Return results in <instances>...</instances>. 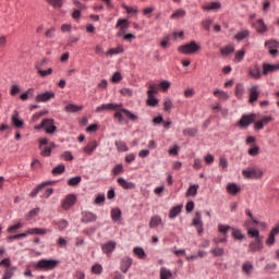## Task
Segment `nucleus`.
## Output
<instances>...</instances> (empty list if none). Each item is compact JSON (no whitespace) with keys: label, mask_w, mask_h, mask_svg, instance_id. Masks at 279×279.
I'll return each instance as SVG.
<instances>
[{"label":"nucleus","mask_w":279,"mask_h":279,"mask_svg":"<svg viewBox=\"0 0 279 279\" xmlns=\"http://www.w3.org/2000/svg\"><path fill=\"white\" fill-rule=\"evenodd\" d=\"M102 253L110 256L114 250H117V242L109 241L107 243L101 244Z\"/></svg>","instance_id":"1a4fd4ad"},{"label":"nucleus","mask_w":279,"mask_h":279,"mask_svg":"<svg viewBox=\"0 0 279 279\" xmlns=\"http://www.w3.org/2000/svg\"><path fill=\"white\" fill-rule=\"evenodd\" d=\"M210 253L213 254V256L219 257L226 254V250L223 247H220L218 244H216V246L210 250Z\"/></svg>","instance_id":"7c9ffc66"},{"label":"nucleus","mask_w":279,"mask_h":279,"mask_svg":"<svg viewBox=\"0 0 279 279\" xmlns=\"http://www.w3.org/2000/svg\"><path fill=\"white\" fill-rule=\"evenodd\" d=\"M93 221H97V215L90 211L83 213V216H82L83 223H93Z\"/></svg>","instance_id":"aec40b11"},{"label":"nucleus","mask_w":279,"mask_h":279,"mask_svg":"<svg viewBox=\"0 0 279 279\" xmlns=\"http://www.w3.org/2000/svg\"><path fill=\"white\" fill-rule=\"evenodd\" d=\"M49 184H51V182L47 181L44 182L39 185H37L32 192H31V197H36V195H38L40 193V191H43V189H45L46 186H49Z\"/></svg>","instance_id":"bb28decb"},{"label":"nucleus","mask_w":279,"mask_h":279,"mask_svg":"<svg viewBox=\"0 0 279 279\" xmlns=\"http://www.w3.org/2000/svg\"><path fill=\"white\" fill-rule=\"evenodd\" d=\"M248 75H251L253 80H260V77L263 76V74L260 73V68H258V65L250 68Z\"/></svg>","instance_id":"4be33fe9"},{"label":"nucleus","mask_w":279,"mask_h":279,"mask_svg":"<svg viewBox=\"0 0 279 279\" xmlns=\"http://www.w3.org/2000/svg\"><path fill=\"white\" fill-rule=\"evenodd\" d=\"M278 70H279V63L278 64H269V63L263 64V75H269V73H274Z\"/></svg>","instance_id":"a211bd4d"},{"label":"nucleus","mask_w":279,"mask_h":279,"mask_svg":"<svg viewBox=\"0 0 279 279\" xmlns=\"http://www.w3.org/2000/svg\"><path fill=\"white\" fill-rule=\"evenodd\" d=\"M247 36H250V32L243 31V32L238 33L234 36V38H235V40H245V38H247Z\"/></svg>","instance_id":"4d7b16f0"},{"label":"nucleus","mask_w":279,"mask_h":279,"mask_svg":"<svg viewBox=\"0 0 279 279\" xmlns=\"http://www.w3.org/2000/svg\"><path fill=\"white\" fill-rule=\"evenodd\" d=\"M232 236L235 238L238 241H243V239H245V235L239 229H233Z\"/></svg>","instance_id":"3c124183"},{"label":"nucleus","mask_w":279,"mask_h":279,"mask_svg":"<svg viewBox=\"0 0 279 279\" xmlns=\"http://www.w3.org/2000/svg\"><path fill=\"white\" fill-rule=\"evenodd\" d=\"M123 10L126 11L128 14H137L138 13V8L136 7H130L128 4H122Z\"/></svg>","instance_id":"37998d69"},{"label":"nucleus","mask_w":279,"mask_h":279,"mask_svg":"<svg viewBox=\"0 0 279 279\" xmlns=\"http://www.w3.org/2000/svg\"><path fill=\"white\" fill-rule=\"evenodd\" d=\"M118 184L119 186H122L125 191H134V189H136V183L129 182L123 178H118Z\"/></svg>","instance_id":"4468645a"},{"label":"nucleus","mask_w":279,"mask_h":279,"mask_svg":"<svg viewBox=\"0 0 279 279\" xmlns=\"http://www.w3.org/2000/svg\"><path fill=\"white\" fill-rule=\"evenodd\" d=\"M255 29L259 32V34H265V32H267V25H265L263 20H258L255 24Z\"/></svg>","instance_id":"72a5a7b5"},{"label":"nucleus","mask_w":279,"mask_h":279,"mask_svg":"<svg viewBox=\"0 0 279 279\" xmlns=\"http://www.w3.org/2000/svg\"><path fill=\"white\" fill-rule=\"evenodd\" d=\"M279 234L278 233V229H272L269 233L268 239L266 240V245H274V243H276V235Z\"/></svg>","instance_id":"cd10ccee"},{"label":"nucleus","mask_w":279,"mask_h":279,"mask_svg":"<svg viewBox=\"0 0 279 279\" xmlns=\"http://www.w3.org/2000/svg\"><path fill=\"white\" fill-rule=\"evenodd\" d=\"M27 234H47V230L40 228H33L27 230Z\"/></svg>","instance_id":"a18cd8bd"},{"label":"nucleus","mask_w":279,"mask_h":279,"mask_svg":"<svg viewBox=\"0 0 279 279\" xmlns=\"http://www.w3.org/2000/svg\"><path fill=\"white\" fill-rule=\"evenodd\" d=\"M204 12H219L221 10V2H209L203 5Z\"/></svg>","instance_id":"ddd939ff"},{"label":"nucleus","mask_w":279,"mask_h":279,"mask_svg":"<svg viewBox=\"0 0 279 279\" xmlns=\"http://www.w3.org/2000/svg\"><path fill=\"white\" fill-rule=\"evenodd\" d=\"M241 191V187H239L235 183H229L227 185V192L230 195H236V193H239Z\"/></svg>","instance_id":"c85d7f7f"},{"label":"nucleus","mask_w":279,"mask_h":279,"mask_svg":"<svg viewBox=\"0 0 279 279\" xmlns=\"http://www.w3.org/2000/svg\"><path fill=\"white\" fill-rule=\"evenodd\" d=\"M82 182V177H74L68 181L69 186H77Z\"/></svg>","instance_id":"6e6d98bb"},{"label":"nucleus","mask_w":279,"mask_h":279,"mask_svg":"<svg viewBox=\"0 0 279 279\" xmlns=\"http://www.w3.org/2000/svg\"><path fill=\"white\" fill-rule=\"evenodd\" d=\"M252 225V221H246L245 222V227L247 228L246 230H247V234L252 238V239H254V240H256V239H263V236H260V232L258 231V230H256V229H254V228H251L250 226Z\"/></svg>","instance_id":"2eb2a0df"},{"label":"nucleus","mask_w":279,"mask_h":279,"mask_svg":"<svg viewBox=\"0 0 279 279\" xmlns=\"http://www.w3.org/2000/svg\"><path fill=\"white\" fill-rule=\"evenodd\" d=\"M23 228V223H16L8 228L9 234H16V230H21Z\"/></svg>","instance_id":"09e8293b"},{"label":"nucleus","mask_w":279,"mask_h":279,"mask_svg":"<svg viewBox=\"0 0 279 279\" xmlns=\"http://www.w3.org/2000/svg\"><path fill=\"white\" fill-rule=\"evenodd\" d=\"M182 213V206L179 205L177 207H172L170 209V213H169V218L170 219H175V217H178V215H180Z\"/></svg>","instance_id":"473e14b6"},{"label":"nucleus","mask_w":279,"mask_h":279,"mask_svg":"<svg viewBox=\"0 0 279 279\" xmlns=\"http://www.w3.org/2000/svg\"><path fill=\"white\" fill-rule=\"evenodd\" d=\"M147 105L153 106V108H154V107L158 106V99H156V97H154V96H148Z\"/></svg>","instance_id":"338daca9"},{"label":"nucleus","mask_w":279,"mask_h":279,"mask_svg":"<svg viewBox=\"0 0 279 279\" xmlns=\"http://www.w3.org/2000/svg\"><path fill=\"white\" fill-rule=\"evenodd\" d=\"M215 97H218L219 99L226 100L228 99V93L223 92V90H216L214 92Z\"/></svg>","instance_id":"052dcab7"},{"label":"nucleus","mask_w":279,"mask_h":279,"mask_svg":"<svg viewBox=\"0 0 279 279\" xmlns=\"http://www.w3.org/2000/svg\"><path fill=\"white\" fill-rule=\"evenodd\" d=\"M11 121L15 128H23V120L19 119V113L16 111L12 114Z\"/></svg>","instance_id":"2f4dec72"},{"label":"nucleus","mask_w":279,"mask_h":279,"mask_svg":"<svg viewBox=\"0 0 279 279\" xmlns=\"http://www.w3.org/2000/svg\"><path fill=\"white\" fill-rule=\"evenodd\" d=\"M56 147L54 143H50L49 146H39L40 149V155L44 157H49L51 156V149Z\"/></svg>","instance_id":"b1692460"},{"label":"nucleus","mask_w":279,"mask_h":279,"mask_svg":"<svg viewBox=\"0 0 279 279\" xmlns=\"http://www.w3.org/2000/svg\"><path fill=\"white\" fill-rule=\"evenodd\" d=\"M120 93L123 95V97H132V95H134V92L128 87L122 88Z\"/></svg>","instance_id":"0e129e2a"},{"label":"nucleus","mask_w":279,"mask_h":279,"mask_svg":"<svg viewBox=\"0 0 279 279\" xmlns=\"http://www.w3.org/2000/svg\"><path fill=\"white\" fill-rule=\"evenodd\" d=\"M171 276H172L171 270H169L165 267H162L160 269V279H169V278H171Z\"/></svg>","instance_id":"c03bdc74"},{"label":"nucleus","mask_w":279,"mask_h":279,"mask_svg":"<svg viewBox=\"0 0 279 279\" xmlns=\"http://www.w3.org/2000/svg\"><path fill=\"white\" fill-rule=\"evenodd\" d=\"M258 95H260V92L258 90V85H253L250 88V104H254L255 101H258Z\"/></svg>","instance_id":"f3484780"},{"label":"nucleus","mask_w":279,"mask_h":279,"mask_svg":"<svg viewBox=\"0 0 279 279\" xmlns=\"http://www.w3.org/2000/svg\"><path fill=\"white\" fill-rule=\"evenodd\" d=\"M116 147L118 151H128V144L123 141H116Z\"/></svg>","instance_id":"a19ab883"},{"label":"nucleus","mask_w":279,"mask_h":279,"mask_svg":"<svg viewBox=\"0 0 279 279\" xmlns=\"http://www.w3.org/2000/svg\"><path fill=\"white\" fill-rule=\"evenodd\" d=\"M75 202H77L75 194H70L61 202V206L63 210H70L73 206H75Z\"/></svg>","instance_id":"39448f33"},{"label":"nucleus","mask_w":279,"mask_h":279,"mask_svg":"<svg viewBox=\"0 0 279 279\" xmlns=\"http://www.w3.org/2000/svg\"><path fill=\"white\" fill-rule=\"evenodd\" d=\"M104 271V267L101 266V264H94L92 267V274H96V275H101V272Z\"/></svg>","instance_id":"8fccbe9b"},{"label":"nucleus","mask_w":279,"mask_h":279,"mask_svg":"<svg viewBox=\"0 0 279 279\" xmlns=\"http://www.w3.org/2000/svg\"><path fill=\"white\" fill-rule=\"evenodd\" d=\"M130 267H132V258L123 257L120 264V271H122V274H128Z\"/></svg>","instance_id":"dca6fc26"},{"label":"nucleus","mask_w":279,"mask_h":279,"mask_svg":"<svg viewBox=\"0 0 279 279\" xmlns=\"http://www.w3.org/2000/svg\"><path fill=\"white\" fill-rule=\"evenodd\" d=\"M192 226L196 227L197 233L203 234L204 232V222L202 221V211H196L193 219Z\"/></svg>","instance_id":"423d86ee"},{"label":"nucleus","mask_w":279,"mask_h":279,"mask_svg":"<svg viewBox=\"0 0 279 279\" xmlns=\"http://www.w3.org/2000/svg\"><path fill=\"white\" fill-rule=\"evenodd\" d=\"M201 49L202 47L197 45L196 41H191L189 44L179 46L178 51L179 53H183L184 56H191L193 53H197V51H199Z\"/></svg>","instance_id":"f257e3e1"},{"label":"nucleus","mask_w":279,"mask_h":279,"mask_svg":"<svg viewBox=\"0 0 279 279\" xmlns=\"http://www.w3.org/2000/svg\"><path fill=\"white\" fill-rule=\"evenodd\" d=\"M43 125L46 134H56L58 126L56 125V121L53 119H44Z\"/></svg>","instance_id":"20e7f679"},{"label":"nucleus","mask_w":279,"mask_h":279,"mask_svg":"<svg viewBox=\"0 0 279 279\" xmlns=\"http://www.w3.org/2000/svg\"><path fill=\"white\" fill-rule=\"evenodd\" d=\"M135 256L140 257V258H145L146 254H145V250H143L142 247H135L133 250Z\"/></svg>","instance_id":"680f3d73"},{"label":"nucleus","mask_w":279,"mask_h":279,"mask_svg":"<svg viewBox=\"0 0 279 279\" xmlns=\"http://www.w3.org/2000/svg\"><path fill=\"white\" fill-rule=\"evenodd\" d=\"M56 98V93L53 92H46L44 94H39L36 96V101H38L39 104H47V101H50V99H54Z\"/></svg>","instance_id":"9b49d317"},{"label":"nucleus","mask_w":279,"mask_h":279,"mask_svg":"<svg viewBox=\"0 0 279 279\" xmlns=\"http://www.w3.org/2000/svg\"><path fill=\"white\" fill-rule=\"evenodd\" d=\"M36 69L41 77H47V75H51V73H53V69L51 68H49L48 70H43L40 65H37Z\"/></svg>","instance_id":"e433bc0d"},{"label":"nucleus","mask_w":279,"mask_h":279,"mask_svg":"<svg viewBox=\"0 0 279 279\" xmlns=\"http://www.w3.org/2000/svg\"><path fill=\"white\" fill-rule=\"evenodd\" d=\"M53 225L57 226L58 230H60V232L66 230V228H69V221L61 219L59 221H53Z\"/></svg>","instance_id":"c756f323"},{"label":"nucleus","mask_w":279,"mask_h":279,"mask_svg":"<svg viewBox=\"0 0 279 279\" xmlns=\"http://www.w3.org/2000/svg\"><path fill=\"white\" fill-rule=\"evenodd\" d=\"M254 119H256L255 114H243L238 123L240 128H247L251 123H254Z\"/></svg>","instance_id":"6e6552de"},{"label":"nucleus","mask_w":279,"mask_h":279,"mask_svg":"<svg viewBox=\"0 0 279 279\" xmlns=\"http://www.w3.org/2000/svg\"><path fill=\"white\" fill-rule=\"evenodd\" d=\"M186 16V11L179 9L171 14V19H184Z\"/></svg>","instance_id":"79ce46f5"},{"label":"nucleus","mask_w":279,"mask_h":279,"mask_svg":"<svg viewBox=\"0 0 279 279\" xmlns=\"http://www.w3.org/2000/svg\"><path fill=\"white\" fill-rule=\"evenodd\" d=\"M228 230H230V226L227 225H218V232H221L226 236L228 234Z\"/></svg>","instance_id":"69168bd1"},{"label":"nucleus","mask_w":279,"mask_h":279,"mask_svg":"<svg viewBox=\"0 0 279 279\" xmlns=\"http://www.w3.org/2000/svg\"><path fill=\"white\" fill-rule=\"evenodd\" d=\"M242 271L246 276H252V272L254 271V264H252V262H244L242 264Z\"/></svg>","instance_id":"5701e85b"},{"label":"nucleus","mask_w":279,"mask_h":279,"mask_svg":"<svg viewBox=\"0 0 279 279\" xmlns=\"http://www.w3.org/2000/svg\"><path fill=\"white\" fill-rule=\"evenodd\" d=\"M105 202H106V195L105 194H98L96 196L95 204L97 206H104Z\"/></svg>","instance_id":"864d4df0"},{"label":"nucleus","mask_w":279,"mask_h":279,"mask_svg":"<svg viewBox=\"0 0 279 279\" xmlns=\"http://www.w3.org/2000/svg\"><path fill=\"white\" fill-rule=\"evenodd\" d=\"M197 135V129L187 128L183 130V136H191L192 138Z\"/></svg>","instance_id":"c9c22d12"},{"label":"nucleus","mask_w":279,"mask_h":279,"mask_svg":"<svg viewBox=\"0 0 279 279\" xmlns=\"http://www.w3.org/2000/svg\"><path fill=\"white\" fill-rule=\"evenodd\" d=\"M211 25H213V20H210V17L202 22V26L204 27V29H207V32L210 29Z\"/></svg>","instance_id":"774afa93"},{"label":"nucleus","mask_w":279,"mask_h":279,"mask_svg":"<svg viewBox=\"0 0 279 279\" xmlns=\"http://www.w3.org/2000/svg\"><path fill=\"white\" fill-rule=\"evenodd\" d=\"M123 46H118L117 48L109 49L107 56H118L119 53H123Z\"/></svg>","instance_id":"4c0bfd02"},{"label":"nucleus","mask_w":279,"mask_h":279,"mask_svg":"<svg viewBox=\"0 0 279 279\" xmlns=\"http://www.w3.org/2000/svg\"><path fill=\"white\" fill-rule=\"evenodd\" d=\"M263 239H255L252 241L248 245V251L250 252H260L263 250Z\"/></svg>","instance_id":"f8f14e48"},{"label":"nucleus","mask_w":279,"mask_h":279,"mask_svg":"<svg viewBox=\"0 0 279 279\" xmlns=\"http://www.w3.org/2000/svg\"><path fill=\"white\" fill-rule=\"evenodd\" d=\"M242 175L248 180L260 179L263 178V170L260 168H246L242 171Z\"/></svg>","instance_id":"7ed1b4c3"},{"label":"nucleus","mask_w":279,"mask_h":279,"mask_svg":"<svg viewBox=\"0 0 279 279\" xmlns=\"http://www.w3.org/2000/svg\"><path fill=\"white\" fill-rule=\"evenodd\" d=\"M121 112L124 114V117L126 119H129V121H132L133 123H136V121H138V116H136V113H132V111L121 107Z\"/></svg>","instance_id":"412c9836"},{"label":"nucleus","mask_w":279,"mask_h":279,"mask_svg":"<svg viewBox=\"0 0 279 279\" xmlns=\"http://www.w3.org/2000/svg\"><path fill=\"white\" fill-rule=\"evenodd\" d=\"M58 263L56 259H40L35 267L44 271H51L58 267Z\"/></svg>","instance_id":"f03ea898"},{"label":"nucleus","mask_w":279,"mask_h":279,"mask_svg":"<svg viewBox=\"0 0 279 279\" xmlns=\"http://www.w3.org/2000/svg\"><path fill=\"white\" fill-rule=\"evenodd\" d=\"M66 170V167L64 165H59L54 169H52L53 175H62V173Z\"/></svg>","instance_id":"ea45409f"},{"label":"nucleus","mask_w":279,"mask_h":279,"mask_svg":"<svg viewBox=\"0 0 279 279\" xmlns=\"http://www.w3.org/2000/svg\"><path fill=\"white\" fill-rule=\"evenodd\" d=\"M220 53H221L222 56H229V53H234V47H232V46H226L225 48H222V49L220 50Z\"/></svg>","instance_id":"bf43d9fd"},{"label":"nucleus","mask_w":279,"mask_h":279,"mask_svg":"<svg viewBox=\"0 0 279 279\" xmlns=\"http://www.w3.org/2000/svg\"><path fill=\"white\" fill-rule=\"evenodd\" d=\"M123 104H104L96 108V112H104V110H121Z\"/></svg>","instance_id":"0eeeda50"},{"label":"nucleus","mask_w":279,"mask_h":279,"mask_svg":"<svg viewBox=\"0 0 279 279\" xmlns=\"http://www.w3.org/2000/svg\"><path fill=\"white\" fill-rule=\"evenodd\" d=\"M98 146H99V144H97V141L89 142L83 148V151H84V154H87V156H93V153L95 151V149H97Z\"/></svg>","instance_id":"6ab92c4d"},{"label":"nucleus","mask_w":279,"mask_h":279,"mask_svg":"<svg viewBox=\"0 0 279 279\" xmlns=\"http://www.w3.org/2000/svg\"><path fill=\"white\" fill-rule=\"evenodd\" d=\"M162 223V218L160 216H155L149 221V228H158Z\"/></svg>","instance_id":"f704fd0d"},{"label":"nucleus","mask_w":279,"mask_h":279,"mask_svg":"<svg viewBox=\"0 0 279 279\" xmlns=\"http://www.w3.org/2000/svg\"><path fill=\"white\" fill-rule=\"evenodd\" d=\"M173 108V102L169 99V98H166L163 100V110L166 112H171V109Z\"/></svg>","instance_id":"de8ad7c7"},{"label":"nucleus","mask_w":279,"mask_h":279,"mask_svg":"<svg viewBox=\"0 0 279 279\" xmlns=\"http://www.w3.org/2000/svg\"><path fill=\"white\" fill-rule=\"evenodd\" d=\"M83 107H80L77 105H68L65 107V112H80V110H82Z\"/></svg>","instance_id":"49530a36"},{"label":"nucleus","mask_w":279,"mask_h":279,"mask_svg":"<svg viewBox=\"0 0 279 279\" xmlns=\"http://www.w3.org/2000/svg\"><path fill=\"white\" fill-rule=\"evenodd\" d=\"M111 219L112 221H119L121 219V209L119 208L111 209Z\"/></svg>","instance_id":"58836bf2"},{"label":"nucleus","mask_w":279,"mask_h":279,"mask_svg":"<svg viewBox=\"0 0 279 279\" xmlns=\"http://www.w3.org/2000/svg\"><path fill=\"white\" fill-rule=\"evenodd\" d=\"M197 191H199L198 184L190 185L185 193V197H197Z\"/></svg>","instance_id":"393cba45"},{"label":"nucleus","mask_w":279,"mask_h":279,"mask_svg":"<svg viewBox=\"0 0 279 279\" xmlns=\"http://www.w3.org/2000/svg\"><path fill=\"white\" fill-rule=\"evenodd\" d=\"M156 93H158V87L156 86V84H149L147 97H153L154 95H156Z\"/></svg>","instance_id":"603ef678"},{"label":"nucleus","mask_w":279,"mask_h":279,"mask_svg":"<svg viewBox=\"0 0 279 279\" xmlns=\"http://www.w3.org/2000/svg\"><path fill=\"white\" fill-rule=\"evenodd\" d=\"M130 27V22L126 19H120L118 20L116 24V29H120V32H123V29H128Z\"/></svg>","instance_id":"a878e982"},{"label":"nucleus","mask_w":279,"mask_h":279,"mask_svg":"<svg viewBox=\"0 0 279 279\" xmlns=\"http://www.w3.org/2000/svg\"><path fill=\"white\" fill-rule=\"evenodd\" d=\"M123 171H124V169H123L122 163L116 165L112 169L113 175H119V174L123 173Z\"/></svg>","instance_id":"13d9d810"},{"label":"nucleus","mask_w":279,"mask_h":279,"mask_svg":"<svg viewBox=\"0 0 279 279\" xmlns=\"http://www.w3.org/2000/svg\"><path fill=\"white\" fill-rule=\"evenodd\" d=\"M46 1L50 5H53L54 8H62V5L64 3L62 0H46Z\"/></svg>","instance_id":"e2e57ef3"},{"label":"nucleus","mask_w":279,"mask_h":279,"mask_svg":"<svg viewBox=\"0 0 279 279\" xmlns=\"http://www.w3.org/2000/svg\"><path fill=\"white\" fill-rule=\"evenodd\" d=\"M265 46L268 47L270 56L276 57L278 54L279 41L271 39L266 41Z\"/></svg>","instance_id":"9d476101"},{"label":"nucleus","mask_w":279,"mask_h":279,"mask_svg":"<svg viewBox=\"0 0 279 279\" xmlns=\"http://www.w3.org/2000/svg\"><path fill=\"white\" fill-rule=\"evenodd\" d=\"M243 58H245V50H239L235 52L234 62H243Z\"/></svg>","instance_id":"5fc2aeb1"}]
</instances>
